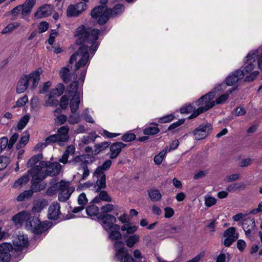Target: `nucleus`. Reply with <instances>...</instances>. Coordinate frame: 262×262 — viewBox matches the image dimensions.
<instances>
[{"mask_svg":"<svg viewBox=\"0 0 262 262\" xmlns=\"http://www.w3.org/2000/svg\"><path fill=\"white\" fill-rule=\"evenodd\" d=\"M100 31L97 29L89 28L85 30L83 26L78 27L75 32L76 37V43L77 45H81L84 43L91 44L90 52L94 54L99 46V43L97 41L98 38Z\"/></svg>","mask_w":262,"mask_h":262,"instance_id":"f257e3e1","label":"nucleus"},{"mask_svg":"<svg viewBox=\"0 0 262 262\" xmlns=\"http://www.w3.org/2000/svg\"><path fill=\"white\" fill-rule=\"evenodd\" d=\"M124 8V5L122 4H117L112 9L106 8L104 10V6H98L92 10L91 15L93 18H98V23L103 25L110 17H115L122 13Z\"/></svg>","mask_w":262,"mask_h":262,"instance_id":"f03ea898","label":"nucleus"},{"mask_svg":"<svg viewBox=\"0 0 262 262\" xmlns=\"http://www.w3.org/2000/svg\"><path fill=\"white\" fill-rule=\"evenodd\" d=\"M29 172L32 179L31 180V189L34 192H38L46 188V184L42 182V180L46 178V174L44 171L42 170L40 166L36 165L34 166Z\"/></svg>","mask_w":262,"mask_h":262,"instance_id":"7ed1b4c3","label":"nucleus"},{"mask_svg":"<svg viewBox=\"0 0 262 262\" xmlns=\"http://www.w3.org/2000/svg\"><path fill=\"white\" fill-rule=\"evenodd\" d=\"M257 58V55L255 52H250L246 57L245 59V66L242 71H244V75L248 74H250V75L245 77V81H252L258 75V71H254L252 72L255 67L253 62H255Z\"/></svg>","mask_w":262,"mask_h":262,"instance_id":"20e7f679","label":"nucleus"},{"mask_svg":"<svg viewBox=\"0 0 262 262\" xmlns=\"http://www.w3.org/2000/svg\"><path fill=\"white\" fill-rule=\"evenodd\" d=\"M112 161L107 160L101 166H98L94 173V177L97 178L94 187L96 191L106 187V176L104 171L108 170L112 165Z\"/></svg>","mask_w":262,"mask_h":262,"instance_id":"39448f33","label":"nucleus"},{"mask_svg":"<svg viewBox=\"0 0 262 262\" xmlns=\"http://www.w3.org/2000/svg\"><path fill=\"white\" fill-rule=\"evenodd\" d=\"M89 47L81 45L78 51L75 52L71 57L70 63H73L76 61L77 57H80L79 60L75 64V70H78L81 67L85 66L90 60V55L88 52Z\"/></svg>","mask_w":262,"mask_h":262,"instance_id":"423d86ee","label":"nucleus"},{"mask_svg":"<svg viewBox=\"0 0 262 262\" xmlns=\"http://www.w3.org/2000/svg\"><path fill=\"white\" fill-rule=\"evenodd\" d=\"M26 228L31 232L39 234L46 231L48 226L47 224L42 223L37 217H29L26 223Z\"/></svg>","mask_w":262,"mask_h":262,"instance_id":"0eeeda50","label":"nucleus"},{"mask_svg":"<svg viewBox=\"0 0 262 262\" xmlns=\"http://www.w3.org/2000/svg\"><path fill=\"white\" fill-rule=\"evenodd\" d=\"M54 187L60 191L58 194V200L60 202H66L68 200L74 190V188L70 186L69 182L64 181L57 183Z\"/></svg>","mask_w":262,"mask_h":262,"instance_id":"6e6552de","label":"nucleus"},{"mask_svg":"<svg viewBox=\"0 0 262 262\" xmlns=\"http://www.w3.org/2000/svg\"><path fill=\"white\" fill-rule=\"evenodd\" d=\"M215 96L214 91H211L202 96L196 102V105L199 107L200 112H205L215 105V101H212Z\"/></svg>","mask_w":262,"mask_h":262,"instance_id":"1a4fd4ad","label":"nucleus"},{"mask_svg":"<svg viewBox=\"0 0 262 262\" xmlns=\"http://www.w3.org/2000/svg\"><path fill=\"white\" fill-rule=\"evenodd\" d=\"M39 166H40L42 169V167H46V169L44 171L46 177L55 176L59 173L61 169V165L58 162H50L41 161L39 163Z\"/></svg>","mask_w":262,"mask_h":262,"instance_id":"9d476101","label":"nucleus"},{"mask_svg":"<svg viewBox=\"0 0 262 262\" xmlns=\"http://www.w3.org/2000/svg\"><path fill=\"white\" fill-rule=\"evenodd\" d=\"M86 9V5L84 2L70 5L67 10V15L69 17H77Z\"/></svg>","mask_w":262,"mask_h":262,"instance_id":"9b49d317","label":"nucleus"},{"mask_svg":"<svg viewBox=\"0 0 262 262\" xmlns=\"http://www.w3.org/2000/svg\"><path fill=\"white\" fill-rule=\"evenodd\" d=\"M41 72V69H38L35 71H32L29 74L24 75L27 77L26 78L28 79L27 81L28 83L31 82V83L30 86L31 90H34L37 87L40 79Z\"/></svg>","mask_w":262,"mask_h":262,"instance_id":"f8f14e48","label":"nucleus"},{"mask_svg":"<svg viewBox=\"0 0 262 262\" xmlns=\"http://www.w3.org/2000/svg\"><path fill=\"white\" fill-rule=\"evenodd\" d=\"M97 217L98 219L102 221L103 227L106 231L111 229L115 225L114 224L116 222V217L114 215L110 214L100 213Z\"/></svg>","mask_w":262,"mask_h":262,"instance_id":"ddd939ff","label":"nucleus"},{"mask_svg":"<svg viewBox=\"0 0 262 262\" xmlns=\"http://www.w3.org/2000/svg\"><path fill=\"white\" fill-rule=\"evenodd\" d=\"M212 128V126L210 124L200 125L193 132L195 139L199 140L204 139L208 136L209 132L211 130Z\"/></svg>","mask_w":262,"mask_h":262,"instance_id":"4468645a","label":"nucleus"},{"mask_svg":"<svg viewBox=\"0 0 262 262\" xmlns=\"http://www.w3.org/2000/svg\"><path fill=\"white\" fill-rule=\"evenodd\" d=\"M12 246L9 243H3L0 245V262H9L11 259L10 252Z\"/></svg>","mask_w":262,"mask_h":262,"instance_id":"2eb2a0df","label":"nucleus"},{"mask_svg":"<svg viewBox=\"0 0 262 262\" xmlns=\"http://www.w3.org/2000/svg\"><path fill=\"white\" fill-rule=\"evenodd\" d=\"M244 76V71L241 70H237L229 75L226 78V82L227 85H232L237 82L239 79H242Z\"/></svg>","mask_w":262,"mask_h":262,"instance_id":"dca6fc26","label":"nucleus"},{"mask_svg":"<svg viewBox=\"0 0 262 262\" xmlns=\"http://www.w3.org/2000/svg\"><path fill=\"white\" fill-rule=\"evenodd\" d=\"M126 146V144L120 142L113 143L110 148V159H114L116 158L121 152L122 149L125 147Z\"/></svg>","mask_w":262,"mask_h":262,"instance_id":"f3484780","label":"nucleus"},{"mask_svg":"<svg viewBox=\"0 0 262 262\" xmlns=\"http://www.w3.org/2000/svg\"><path fill=\"white\" fill-rule=\"evenodd\" d=\"M60 205L57 202H54L51 204L48 209V217L50 220L57 219L60 214Z\"/></svg>","mask_w":262,"mask_h":262,"instance_id":"a211bd4d","label":"nucleus"},{"mask_svg":"<svg viewBox=\"0 0 262 262\" xmlns=\"http://www.w3.org/2000/svg\"><path fill=\"white\" fill-rule=\"evenodd\" d=\"M53 7L51 5L45 4L40 7L35 13V17L38 19L47 17L51 14Z\"/></svg>","mask_w":262,"mask_h":262,"instance_id":"6ab92c4d","label":"nucleus"},{"mask_svg":"<svg viewBox=\"0 0 262 262\" xmlns=\"http://www.w3.org/2000/svg\"><path fill=\"white\" fill-rule=\"evenodd\" d=\"M12 242L18 250L27 246L28 244V238L24 235L13 236Z\"/></svg>","mask_w":262,"mask_h":262,"instance_id":"aec40b11","label":"nucleus"},{"mask_svg":"<svg viewBox=\"0 0 262 262\" xmlns=\"http://www.w3.org/2000/svg\"><path fill=\"white\" fill-rule=\"evenodd\" d=\"M70 70L68 68L64 67L60 70V76L64 82L68 83L72 80H76L77 75L75 73L70 74Z\"/></svg>","mask_w":262,"mask_h":262,"instance_id":"412c9836","label":"nucleus"},{"mask_svg":"<svg viewBox=\"0 0 262 262\" xmlns=\"http://www.w3.org/2000/svg\"><path fill=\"white\" fill-rule=\"evenodd\" d=\"M120 227L118 225L115 224L111 229L107 231L109 233L108 238L112 241H118L121 238L122 235L119 231Z\"/></svg>","mask_w":262,"mask_h":262,"instance_id":"4be33fe9","label":"nucleus"},{"mask_svg":"<svg viewBox=\"0 0 262 262\" xmlns=\"http://www.w3.org/2000/svg\"><path fill=\"white\" fill-rule=\"evenodd\" d=\"M94 190L95 192L96 189L94 187ZM97 192H99L98 195L94 198V199L92 201V203H99L100 201H103L105 202H110L112 201V198L110 196H109L108 194L106 191L102 190L101 189L99 191H97Z\"/></svg>","mask_w":262,"mask_h":262,"instance_id":"5701e85b","label":"nucleus"},{"mask_svg":"<svg viewBox=\"0 0 262 262\" xmlns=\"http://www.w3.org/2000/svg\"><path fill=\"white\" fill-rule=\"evenodd\" d=\"M26 76L23 75L18 80L16 86V92L21 94L25 92L29 88V84Z\"/></svg>","mask_w":262,"mask_h":262,"instance_id":"b1692460","label":"nucleus"},{"mask_svg":"<svg viewBox=\"0 0 262 262\" xmlns=\"http://www.w3.org/2000/svg\"><path fill=\"white\" fill-rule=\"evenodd\" d=\"M75 152V147L74 145H71L67 147L66 150L63 152L61 158L59 159V161L64 164H67L69 162L68 159L70 155H73Z\"/></svg>","mask_w":262,"mask_h":262,"instance_id":"393cba45","label":"nucleus"},{"mask_svg":"<svg viewBox=\"0 0 262 262\" xmlns=\"http://www.w3.org/2000/svg\"><path fill=\"white\" fill-rule=\"evenodd\" d=\"M69 127L67 125L63 126L58 129L56 135L61 142H66L69 139Z\"/></svg>","mask_w":262,"mask_h":262,"instance_id":"a878e982","label":"nucleus"},{"mask_svg":"<svg viewBox=\"0 0 262 262\" xmlns=\"http://www.w3.org/2000/svg\"><path fill=\"white\" fill-rule=\"evenodd\" d=\"M48 205V201L45 199L37 200L33 204L32 211L34 213L40 212Z\"/></svg>","mask_w":262,"mask_h":262,"instance_id":"bb28decb","label":"nucleus"},{"mask_svg":"<svg viewBox=\"0 0 262 262\" xmlns=\"http://www.w3.org/2000/svg\"><path fill=\"white\" fill-rule=\"evenodd\" d=\"M35 3L36 0H26L25 3L21 5L23 7L22 15L25 16L30 14Z\"/></svg>","mask_w":262,"mask_h":262,"instance_id":"cd10ccee","label":"nucleus"},{"mask_svg":"<svg viewBox=\"0 0 262 262\" xmlns=\"http://www.w3.org/2000/svg\"><path fill=\"white\" fill-rule=\"evenodd\" d=\"M80 103V93L74 95L70 102L71 113L74 114L78 109Z\"/></svg>","mask_w":262,"mask_h":262,"instance_id":"c85d7f7f","label":"nucleus"},{"mask_svg":"<svg viewBox=\"0 0 262 262\" xmlns=\"http://www.w3.org/2000/svg\"><path fill=\"white\" fill-rule=\"evenodd\" d=\"M34 191L32 189H29L24 191L20 193L16 198L18 202H23L30 199L33 195Z\"/></svg>","mask_w":262,"mask_h":262,"instance_id":"c756f323","label":"nucleus"},{"mask_svg":"<svg viewBox=\"0 0 262 262\" xmlns=\"http://www.w3.org/2000/svg\"><path fill=\"white\" fill-rule=\"evenodd\" d=\"M30 178L28 174L24 175L15 181L13 187L19 189L27 184Z\"/></svg>","mask_w":262,"mask_h":262,"instance_id":"7c9ffc66","label":"nucleus"},{"mask_svg":"<svg viewBox=\"0 0 262 262\" xmlns=\"http://www.w3.org/2000/svg\"><path fill=\"white\" fill-rule=\"evenodd\" d=\"M110 142H103L99 144H96L95 145V149L92 151L94 155H97L99 152L105 150L110 145Z\"/></svg>","mask_w":262,"mask_h":262,"instance_id":"2f4dec72","label":"nucleus"},{"mask_svg":"<svg viewBox=\"0 0 262 262\" xmlns=\"http://www.w3.org/2000/svg\"><path fill=\"white\" fill-rule=\"evenodd\" d=\"M148 194L152 201H159L161 199L162 195L158 189H151L149 190L148 191Z\"/></svg>","mask_w":262,"mask_h":262,"instance_id":"473e14b6","label":"nucleus"},{"mask_svg":"<svg viewBox=\"0 0 262 262\" xmlns=\"http://www.w3.org/2000/svg\"><path fill=\"white\" fill-rule=\"evenodd\" d=\"M28 214L25 212H21L14 215L13 217V221L16 223L21 224L24 221H27L28 219Z\"/></svg>","mask_w":262,"mask_h":262,"instance_id":"72a5a7b5","label":"nucleus"},{"mask_svg":"<svg viewBox=\"0 0 262 262\" xmlns=\"http://www.w3.org/2000/svg\"><path fill=\"white\" fill-rule=\"evenodd\" d=\"M82 156L81 167L88 166V164L92 163L96 160L94 156L90 154L82 155Z\"/></svg>","mask_w":262,"mask_h":262,"instance_id":"f704fd0d","label":"nucleus"},{"mask_svg":"<svg viewBox=\"0 0 262 262\" xmlns=\"http://www.w3.org/2000/svg\"><path fill=\"white\" fill-rule=\"evenodd\" d=\"M155 125L156 126H148L145 128L143 130V134L147 136L154 135L158 134L160 132V129L157 127V124H155Z\"/></svg>","mask_w":262,"mask_h":262,"instance_id":"c9c22d12","label":"nucleus"},{"mask_svg":"<svg viewBox=\"0 0 262 262\" xmlns=\"http://www.w3.org/2000/svg\"><path fill=\"white\" fill-rule=\"evenodd\" d=\"M99 208L94 205H91L88 206L86 208V212L88 215L92 216H99V214L100 213L99 212Z\"/></svg>","mask_w":262,"mask_h":262,"instance_id":"e433bc0d","label":"nucleus"},{"mask_svg":"<svg viewBox=\"0 0 262 262\" xmlns=\"http://www.w3.org/2000/svg\"><path fill=\"white\" fill-rule=\"evenodd\" d=\"M58 101L55 99L53 97V94H50L46 98L45 103L44 104L45 106H57L58 105Z\"/></svg>","mask_w":262,"mask_h":262,"instance_id":"4c0bfd02","label":"nucleus"},{"mask_svg":"<svg viewBox=\"0 0 262 262\" xmlns=\"http://www.w3.org/2000/svg\"><path fill=\"white\" fill-rule=\"evenodd\" d=\"M139 236L137 234H134L127 237L126 240V245L128 247H133L135 244L138 242Z\"/></svg>","mask_w":262,"mask_h":262,"instance_id":"58836bf2","label":"nucleus"},{"mask_svg":"<svg viewBox=\"0 0 262 262\" xmlns=\"http://www.w3.org/2000/svg\"><path fill=\"white\" fill-rule=\"evenodd\" d=\"M30 138V135L28 132H25L23 134V136L21 137L20 141L17 144V148H20L24 146L28 142Z\"/></svg>","mask_w":262,"mask_h":262,"instance_id":"ea45409f","label":"nucleus"},{"mask_svg":"<svg viewBox=\"0 0 262 262\" xmlns=\"http://www.w3.org/2000/svg\"><path fill=\"white\" fill-rule=\"evenodd\" d=\"M122 231H126L127 234H133L137 230V227L135 225H131L130 224H126L122 225L121 227Z\"/></svg>","mask_w":262,"mask_h":262,"instance_id":"a19ab883","label":"nucleus"},{"mask_svg":"<svg viewBox=\"0 0 262 262\" xmlns=\"http://www.w3.org/2000/svg\"><path fill=\"white\" fill-rule=\"evenodd\" d=\"M78 89V81L74 80L72 83H71L68 88V93L71 95L73 94L75 95L77 93H80L77 91Z\"/></svg>","mask_w":262,"mask_h":262,"instance_id":"79ce46f5","label":"nucleus"},{"mask_svg":"<svg viewBox=\"0 0 262 262\" xmlns=\"http://www.w3.org/2000/svg\"><path fill=\"white\" fill-rule=\"evenodd\" d=\"M19 27V24L17 23H12L9 24L2 31V34H7L11 32L14 29Z\"/></svg>","mask_w":262,"mask_h":262,"instance_id":"37998d69","label":"nucleus"},{"mask_svg":"<svg viewBox=\"0 0 262 262\" xmlns=\"http://www.w3.org/2000/svg\"><path fill=\"white\" fill-rule=\"evenodd\" d=\"M30 119V116L28 115H25L22 117L17 124L18 130H22L27 124Z\"/></svg>","mask_w":262,"mask_h":262,"instance_id":"c03bdc74","label":"nucleus"},{"mask_svg":"<svg viewBox=\"0 0 262 262\" xmlns=\"http://www.w3.org/2000/svg\"><path fill=\"white\" fill-rule=\"evenodd\" d=\"M64 86L61 83H59L57 85L56 87L52 90L51 93L53 95H55L57 96H61L64 91Z\"/></svg>","mask_w":262,"mask_h":262,"instance_id":"a18cd8bd","label":"nucleus"},{"mask_svg":"<svg viewBox=\"0 0 262 262\" xmlns=\"http://www.w3.org/2000/svg\"><path fill=\"white\" fill-rule=\"evenodd\" d=\"M233 90L234 89H231L228 91V93L227 94H225L220 96L216 99L215 104H221L224 103L228 98L229 94L231 93Z\"/></svg>","mask_w":262,"mask_h":262,"instance_id":"49530a36","label":"nucleus"},{"mask_svg":"<svg viewBox=\"0 0 262 262\" xmlns=\"http://www.w3.org/2000/svg\"><path fill=\"white\" fill-rule=\"evenodd\" d=\"M80 121V117L78 114H73L69 116L68 122L70 124H75Z\"/></svg>","mask_w":262,"mask_h":262,"instance_id":"de8ad7c7","label":"nucleus"},{"mask_svg":"<svg viewBox=\"0 0 262 262\" xmlns=\"http://www.w3.org/2000/svg\"><path fill=\"white\" fill-rule=\"evenodd\" d=\"M224 236L227 237H230L231 238H233V236L237 237L238 238V234L235 232V229L234 227H230L227 229L224 234Z\"/></svg>","mask_w":262,"mask_h":262,"instance_id":"09e8293b","label":"nucleus"},{"mask_svg":"<svg viewBox=\"0 0 262 262\" xmlns=\"http://www.w3.org/2000/svg\"><path fill=\"white\" fill-rule=\"evenodd\" d=\"M30 105L31 107L34 110H37L40 108V100L37 96H34L30 101Z\"/></svg>","mask_w":262,"mask_h":262,"instance_id":"8fccbe9b","label":"nucleus"},{"mask_svg":"<svg viewBox=\"0 0 262 262\" xmlns=\"http://www.w3.org/2000/svg\"><path fill=\"white\" fill-rule=\"evenodd\" d=\"M45 142L47 143V145L56 142L58 143L59 144H60V143L61 142V141L59 140V139L58 138L56 134L49 136L46 139Z\"/></svg>","mask_w":262,"mask_h":262,"instance_id":"3c124183","label":"nucleus"},{"mask_svg":"<svg viewBox=\"0 0 262 262\" xmlns=\"http://www.w3.org/2000/svg\"><path fill=\"white\" fill-rule=\"evenodd\" d=\"M136 138V136L134 134L127 133L122 136L121 139L124 142H131L135 140Z\"/></svg>","mask_w":262,"mask_h":262,"instance_id":"603ef678","label":"nucleus"},{"mask_svg":"<svg viewBox=\"0 0 262 262\" xmlns=\"http://www.w3.org/2000/svg\"><path fill=\"white\" fill-rule=\"evenodd\" d=\"M128 254L127 250L126 249L121 250L115 252V258L118 260L122 261L123 257L124 258L125 255Z\"/></svg>","mask_w":262,"mask_h":262,"instance_id":"864d4df0","label":"nucleus"},{"mask_svg":"<svg viewBox=\"0 0 262 262\" xmlns=\"http://www.w3.org/2000/svg\"><path fill=\"white\" fill-rule=\"evenodd\" d=\"M9 161V158L7 157L0 156V171L7 167Z\"/></svg>","mask_w":262,"mask_h":262,"instance_id":"5fc2aeb1","label":"nucleus"},{"mask_svg":"<svg viewBox=\"0 0 262 262\" xmlns=\"http://www.w3.org/2000/svg\"><path fill=\"white\" fill-rule=\"evenodd\" d=\"M244 225L248 227L249 229H255V221L252 219L245 220L244 222L243 223V227H244Z\"/></svg>","mask_w":262,"mask_h":262,"instance_id":"6e6d98bb","label":"nucleus"},{"mask_svg":"<svg viewBox=\"0 0 262 262\" xmlns=\"http://www.w3.org/2000/svg\"><path fill=\"white\" fill-rule=\"evenodd\" d=\"M83 157L82 155L76 156L73 157L72 159L69 160L68 164H70L73 166H76L77 165L81 164V159Z\"/></svg>","mask_w":262,"mask_h":262,"instance_id":"4d7b16f0","label":"nucleus"},{"mask_svg":"<svg viewBox=\"0 0 262 262\" xmlns=\"http://www.w3.org/2000/svg\"><path fill=\"white\" fill-rule=\"evenodd\" d=\"M88 202V200L86 198V194L83 192L80 194L78 198V203L79 205L85 207Z\"/></svg>","mask_w":262,"mask_h":262,"instance_id":"13d9d810","label":"nucleus"},{"mask_svg":"<svg viewBox=\"0 0 262 262\" xmlns=\"http://www.w3.org/2000/svg\"><path fill=\"white\" fill-rule=\"evenodd\" d=\"M28 101V98L27 96L25 95L24 96L19 98L17 101L16 102L15 105L14 106V107H15L16 106L18 107H22L24 106L26 103Z\"/></svg>","mask_w":262,"mask_h":262,"instance_id":"bf43d9fd","label":"nucleus"},{"mask_svg":"<svg viewBox=\"0 0 262 262\" xmlns=\"http://www.w3.org/2000/svg\"><path fill=\"white\" fill-rule=\"evenodd\" d=\"M165 154V152L163 151L154 157V160L156 164L160 165L162 162Z\"/></svg>","mask_w":262,"mask_h":262,"instance_id":"052dcab7","label":"nucleus"},{"mask_svg":"<svg viewBox=\"0 0 262 262\" xmlns=\"http://www.w3.org/2000/svg\"><path fill=\"white\" fill-rule=\"evenodd\" d=\"M8 139L6 137L1 138L0 139V148L1 151L4 150L7 147H8Z\"/></svg>","mask_w":262,"mask_h":262,"instance_id":"680f3d73","label":"nucleus"},{"mask_svg":"<svg viewBox=\"0 0 262 262\" xmlns=\"http://www.w3.org/2000/svg\"><path fill=\"white\" fill-rule=\"evenodd\" d=\"M19 137V135L17 133H15L10 138V140L9 142V144H8V149H11L14 143L16 142V141L17 140L18 138Z\"/></svg>","mask_w":262,"mask_h":262,"instance_id":"e2e57ef3","label":"nucleus"},{"mask_svg":"<svg viewBox=\"0 0 262 262\" xmlns=\"http://www.w3.org/2000/svg\"><path fill=\"white\" fill-rule=\"evenodd\" d=\"M69 102V98L68 96L64 95L61 97L60 100V105L62 109L65 110L68 106Z\"/></svg>","mask_w":262,"mask_h":262,"instance_id":"0e129e2a","label":"nucleus"},{"mask_svg":"<svg viewBox=\"0 0 262 262\" xmlns=\"http://www.w3.org/2000/svg\"><path fill=\"white\" fill-rule=\"evenodd\" d=\"M184 122H185V119H180L178 121H177V122H174L172 124H171L168 127L167 130H173V129L177 128L178 127H179L181 125L183 124L184 123Z\"/></svg>","mask_w":262,"mask_h":262,"instance_id":"69168bd1","label":"nucleus"},{"mask_svg":"<svg viewBox=\"0 0 262 262\" xmlns=\"http://www.w3.org/2000/svg\"><path fill=\"white\" fill-rule=\"evenodd\" d=\"M114 209V206L113 204H108L101 207V210L102 213L106 214L108 212H111Z\"/></svg>","mask_w":262,"mask_h":262,"instance_id":"338daca9","label":"nucleus"},{"mask_svg":"<svg viewBox=\"0 0 262 262\" xmlns=\"http://www.w3.org/2000/svg\"><path fill=\"white\" fill-rule=\"evenodd\" d=\"M174 118V116L172 115H168L163 117L160 118L159 119L158 122L160 123H165L169 122L172 121Z\"/></svg>","mask_w":262,"mask_h":262,"instance_id":"774afa93","label":"nucleus"}]
</instances>
